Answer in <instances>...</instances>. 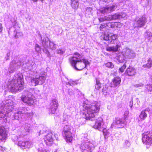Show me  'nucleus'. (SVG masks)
Segmentation results:
<instances>
[{
    "mask_svg": "<svg viewBox=\"0 0 152 152\" xmlns=\"http://www.w3.org/2000/svg\"><path fill=\"white\" fill-rule=\"evenodd\" d=\"M125 124L124 119H121L119 118H116L112 124L111 127L113 128V126L117 128H122Z\"/></svg>",
    "mask_w": 152,
    "mask_h": 152,
    "instance_id": "nucleus-17",
    "label": "nucleus"
},
{
    "mask_svg": "<svg viewBox=\"0 0 152 152\" xmlns=\"http://www.w3.org/2000/svg\"><path fill=\"white\" fill-rule=\"evenodd\" d=\"M71 6L72 8L74 9H77L78 7V1L72 2Z\"/></svg>",
    "mask_w": 152,
    "mask_h": 152,
    "instance_id": "nucleus-36",
    "label": "nucleus"
},
{
    "mask_svg": "<svg viewBox=\"0 0 152 152\" xmlns=\"http://www.w3.org/2000/svg\"><path fill=\"white\" fill-rule=\"evenodd\" d=\"M13 102L11 99L4 101L0 104V118H6L10 117L13 109Z\"/></svg>",
    "mask_w": 152,
    "mask_h": 152,
    "instance_id": "nucleus-4",
    "label": "nucleus"
},
{
    "mask_svg": "<svg viewBox=\"0 0 152 152\" xmlns=\"http://www.w3.org/2000/svg\"><path fill=\"white\" fill-rule=\"evenodd\" d=\"M96 84L95 85V88L96 89L99 90L101 88V86L102 84H101L100 82V80L99 78H96Z\"/></svg>",
    "mask_w": 152,
    "mask_h": 152,
    "instance_id": "nucleus-33",
    "label": "nucleus"
},
{
    "mask_svg": "<svg viewBox=\"0 0 152 152\" xmlns=\"http://www.w3.org/2000/svg\"><path fill=\"white\" fill-rule=\"evenodd\" d=\"M19 34V33L16 32V34L15 36V37L16 38H17L18 37V34Z\"/></svg>",
    "mask_w": 152,
    "mask_h": 152,
    "instance_id": "nucleus-57",
    "label": "nucleus"
},
{
    "mask_svg": "<svg viewBox=\"0 0 152 152\" xmlns=\"http://www.w3.org/2000/svg\"><path fill=\"white\" fill-rule=\"evenodd\" d=\"M53 152H58V151L57 149H56L55 150V151H54Z\"/></svg>",
    "mask_w": 152,
    "mask_h": 152,
    "instance_id": "nucleus-62",
    "label": "nucleus"
},
{
    "mask_svg": "<svg viewBox=\"0 0 152 152\" xmlns=\"http://www.w3.org/2000/svg\"><path fill=\"white\" fill-rule=\"evenodd\" d=\"M3 27L1 23H0V32H1L2 31Z\"/></svg>",
    "mask_w": 152,
    "mask_h": 152,
    "instance_id": "nucleus-55",
    "label": "nucleus"
},
{
    "mask_svg": "<svg viewBox=\"0 0 152 152\" xmlns=\"http://www.w3.org/2000/svg\"><path fill=\"white\" fill-rule=\"evenodd\" d=\"M7 137V134L3 127L0 126V140L6 139Z\"/></svg>",
    "mask_w": 152,
    "mask_h": 152,
    "instance_id": "nucleus-25",
    "label": "nucleus"
},
{
    "mask_svg": "<svg viewBox=\"0 0 152 152\" xmlns=\"http://www.w3.org/2000/svg\"><path fill=\"white\" fill-rule=\"evenodd\" d=\"M35 50L36 51L39 53L40 51L41 48L39 45L37 44H36L35 45Z\"/></svg>",
    "mask_w": 152,
    "mask_h": 152,
    "instance_id": "nucleus-46",
    "label": "nucleus"
},
{
    "mask_svg": "<svg viewBox=\"0 0 152 152\" xmlns=\"http://www.w3.org/2000/svg\"><path fill=\"white\" fill-rule=\"evenodd\" d=\"M39 152H49L50 150L48 148L43 146L42 145H40V147L38 148Z\"/></svg>",
    "mask_w": 152,
    "mask_h": 152,
    "instance_id": "nucleus-30",
    "label": "nucleus"
},
{
    "mask_svg": "<svg viewBox=\"0 0 152 152\" xmlns=\"http://www.w3.org/2000/svg\"><path fill=\"white\" fill-rule=\"evenodd\" d=\"M24 81L23 76L21 73H16L13 79L9 82L8 86V90L12 92L21 90L24 88Z\"/></svg>",
    "mask_w": 152,
    "mask_h": 152,
    "instance_id": "nucleus-2",
    "label": "nucleus"
},
{
    "mask_svg": "<svg viewBox=\"0 0 152 152\" xmlns=\"http://www.w3.org/2000/svg\"><path fill=\"white\" fill-rule=\"evenodd\" d=\"M57 53L61 54H63L64 53V52L61 49H59L57 50Z\"/></svg>",
    "mask_w": 152,
    "mask_h": 152,
    "instance_id": "nucleus-51",
    "label": "nucleus"
},
{
    "mask_svg": "<svg viewBox=\"0 0 152 152\" xmlns=\"http://www.w3.org/2000/svg\"><path fill=\"white\" fill-rule=\"evenodd\" d=\"M142 142L146 144L150 145L152 144V132H147L142 134Z\"/></svg>",
    "mask_w": 152,
    "mask_h": 152,
    "instance_id": "nucleus-15",
    "label": "nucleus"
},
{
    "mask_svg": "<svg viewBox=\"0 0 152 152\" xmlns=\"http://www.w3.org/2000/svg\"><path fill=\"white\" fill-rule=\"evenodd\" d=\"M58 101L56 99H53L50 102V105L49 113H55L58 106Z\"/></svg>",
    "mask_w": 152,
    "mask_h": 152,
    "instance_id": "nucleus-18",
    "label": "nucleus"
},
{
    "mask_svg": "<svg viewBox=\"0 0 152 152\" xmlns=\"http://www.w3.org/2000/svg\"><path fill=\"white\" fill-rule=\"evenodd\" d=\"M125 73L126 75L128 76H134L136 74V70L135 68L129 66L127 69Z\"/></svg>",
    "mask_w": 152,
    "mask_h": 152,
    "instance_id": "nucleus-23",
    "label": "nucleus"
},
{
    "mask_svg": "<svg viewBox=\"0 0 152 152\" xmlns=\"http://www.w3.org/2000/svg\"><path fill=\"white\" fill-rule=\"evenodd\" d=\"M53 134L50 132L44 138L45 143L47 145H50L52 144L53 142V139L52 137Z\"/></svg>",
    "mask_w": 152,
    "mask_h": 152,
    "instance_id": "nucleus-21",
    "label": "nucleus"
},
{
    "mask_svg": "<svg viewBox=\"0 0 152 152\" xmlns=\"http://www.w3.org/2000/svg\"><path fill=\"white\" fill-rule=\"evenodd\" d=\"M145 37L149 41H152V33L149 31H146L145 33Z\"/></svg>",
    "mask_w": 152,
    "mask_h": 152,
    "instance_id": "nucleus-32",
    "label": "nucleus"
},
{
    "mask_svg": "<svg viewBox=\"0 0 152 152\" xmlns=\"http://www.w3.org/2000/svg\"><path fill=\"white\" fill-rule=\"evenodd\" d=\"M120 47L119 45H117L111 47H107L106 48V50L109 52H116L118 51V48Z\"/></svg>",
    "mask_w": 152,
    "mask_h": 152,
    "instance_id": "nucleus-26",
    "label": "nucleus"
},
{
    "mask_svg": "<svg viewBox=\"0 0 152 152\" xmlns=\"http://www.w3.org/2000/svg\"><path fill=\"white\" fill-rule=\"evenodd\" d=\"M46 77L45 72L40 73L39 76L36 75L35 78L31 79V82L32 85L35 86L38 85H41L45 83Z\"/></svg>",
    "mask_w": 152,
    "mask_h": 152,
    "instance_id": "nucleus-7",
    "label": "nucleus"
},
{
    "mask_svg": "<svg viewBox=\"0 0 152 152\" xmlns=\"http://www.w3.org/2000/svg\"><path fill=\"white\" fill-rule=\"evenodd\" d=\"M107 18V17H105L104 18H100L99 19L100 22H102L105 20H107L106 18Z\"/></svg>",
    "mask_w": 152,
    "mask_h": 152,
    "instance_id": "nucleus-50",
    "label": "nucleus"
},
{
    "mask_svg": "<svg viewBox=\"0 0 152 152\" xmlns=\"http://www.w3.org/2000/svg\"><path fill=\"white\" fill-rule=\"evenodd\" d=\"M140 101L137 98H136L134 100V106L135 108H138L139 106V104Z\"/></svg>",
    "mask_w": 152,
    "mask_h": 152,
    "instance_id": "nucleus-35",
    "label": "nucleus"
},
{
    "mask_svg": "<svg viewBox=\"0 0 152 152\" xmlns=\"http://www.w3.org/2000/svg\"><path fill=\"white\" fill-rule=\"evenodd\" d=\"M33 113L32 112L28 113L27 108L20 107L19 110L14 113L12 120L17 119L23 120L24 119L29 121L32 117Z\"/></svg>",
    "mask_w": 152,
    "mask_h": 152,
    "instance_id": "nucleus-5",
    "label": "nucleus"
},
{
    "mask_svg": "<svg viewBox=\"0 0 152 152\" xmlns=\"http://www.w3.org/2000/svg\"><path fill=\"white\" fill-rule=\"evenodd\" d=\"M34 2H36L38 0H32Z\"/></svg>",
    "mask_w": 152,
    "mask_h": 152,
    "instance_id": "nucleus-63",
    "label": "nucleus"
},
{
    "mask_svg": "<svg viewBox=\"0 0 152 152\" xmlns=\"http://www.w3.org/2000/svg\"><path fill=\"white\" fill-rule=\"evenodd\" d=\"M100 109L99 104L96 102L90 105L87 104L84 105L80 113L82 117L77 120L79 123L78 125L80 126L84 124L86 120L91 121L95 120V116L97 115Z\"/></svg>",
    "mask_w": 152,
    "mask_h": 152,
    "instance_id": "nucleus-1",
    "label": "nucleus"
},
{
    "mask_svg": "<svg viewBox=\"0 0 152 152\" xmlns=\"http://www.w3.org/2000/svg\"><path fill=\"white\" fill-rule=\"evenodd\" d=\"M41 37V43L44 48H50L52 50H55L56 48L57 45L54 42L50 41L48 38L42 39V37Z\"/></svg>",
    "mask_w": 152,
    "mask_h": 152,
    "instance_id": "nucleus-10",
    "label": "nucleus"
},
{
    "mask_svg": "<svg viewBox=\"0 0 152 152\" xmlns=\"http://www.w3.org/2000/svg\"><path fill=\"white\" fill-rule=\"evenodd\" d=\"M104 123L102 119L101 118H98L96 122L94 127L95 129H98L100 131H102L104 136L109 134L107 130L104 127Z\"/></svg>",
    "mask_w": 152,
    "mask_h": 152,
    "instance_id": "nucleus-9",
    "label": "nucleus"
},
{
    "mask_svg": "<svg viewBox=\"0 0 152 152\" xmlns=\"http://www.w3.org/2000/svg\"><path fill=\"white\" fill-rule=\"evenodd\" d=\"M117 36L113 34L110 33L108 34H104L101 36V39L105 41L107 43L113 44L114 43V41L117 38Z\"/></svg>",
    "mask_w": 152,
    "mask_h": 152,
    "instance_id": "nucleus-12",
    "label": "nucleus"
},
{
    "mask_svg": "<svg viewBox=\"0 0 152 152\" xmlns=\"http://www.w3.org/2000/svg\"><path fill=\"white\" fill-rule=\"evenodd\" d=\"M133 101L132 100L130 101L129 106L130 107L132 108L133 106Z\"/></svg>",
    "mask_w": 152,
    "mask_h": 152,
    "instance_id": "nucleus-54",
    "label": "nucleus"
},
{
    "mask_svg": "<svg viewBox=\"0 0 152 152\" xmlns=\"http://www.w3.org/2000/svg\"><path fill=\"white\" fill-rule=\"evenodd\" d=\"M77 84V83L76 81H73L72 80H70L68 83H67V85L69 84V85L73 86L75 85H76Z\"/></svg>",
    "mask_w": 152,
    "mask_h": 152,
    "instance_id": "nucleus-40",
    "label": "nucleus"
},
{
    "mask_svg": "<svg viewBox=\"0 0 152 152\" xmlns=\"http://www.w3.org/2000/svg\"><path fill=\"white\" fill-rule=\"evenodd\" d=\"M144 68H150L152 67V61L151 58H149L148 60L147 63L143 66Z\"/></svg>",
    "mask_w": 152,
    "mask_h": 152,
    "instance_id": "nucleus-34",
    "label": "nucleus"
},
{
    "mask_svg": "<svg viewBox=\"0 0 152 152\" xmlns=\"http://www.w3.org/2000/svg\"><path fill=\"white\" fill-rule=\"evenodd\" d=\"M123 53H124L126 58H133L135 57L136 56L135 53L133 50L127 48L123 49Z\"/></svg>",
    "mask_w": 152,
    "mask_h": 152,
    "instance_id": "nucleus-16",
    "label": "nucleus"
},
{
    "mask_svg": "<svg viewBox=\"0 0 152 152\" xmlns=\"http://www.w3.org/2000/svg\"><path fill=\"white\" fill-rule=\"evenodd\" d=\"M105 66L106 67L111 68H113L114 67L113 64L112 62H109L105 64Z\"/></svg>",
    "mask_w": 152,
    "mask_h": 152,
    "instance_id": "nucleus-42",
    "label": "nucleus"
},
{
    "mask_svg": "<svg viewBox=\"0 0 152 152\" xmlns=\"http://www.w3.org/2000/svg\"><path fill=\"white\" fill-rule=\"evenodd\" d=\"M11 21L12 23H15L16 22L14 18H12L11 20Z\"/></svg>",
    "mask_w": 152,
    "mask_h": 152,
    "instance_id": "nucleus-56",
    "label": "nucleus"
},
{
    "mask_svg": "<svg viewBox=\"0 0 152 152\" xmlns=\"http://www.w3.org/2000/svg\"><path fill=\"white\" fill-rule=\"evenodd\" d=\"M88 1L91 2H94L95 0H88Z\"/></svg>",
    "mask_w": 152,
    "mask_h": 152,
    "instance_id": "nucleus-61",
    "label": "nucleus"
},
{
    "mask_svg": "<svg viewBox=\"0 0 152 152\" xmlns=\"http://www.w3.org/2000/svg\"><path fill=\"white\" fill-rule=\"evenodd\" d=\"M54 136L55 138L57 139L58 138V135L54 133Z\"/></svg>",
    "mask_w": 152,
    "mask_h": 152,
    "instance_id": "nucleus-58",
    "label": "nucleus"
},
{
    "mask_svg": "<svg viewBox=\"0 0 152 152\" xmlns=\"http://www.w3.org/2000/svg\"><path fill=\"white\" fill-rule=\"evenodd\" d=\"M106 26L105 24H101L100 27V29L101 30H103V29L104 27H106Z\"/></svg>",
    "mask_w": 152,
    "mask_h": 152,
    "instance_id": "nucleus-52",
    "label": "nucleus"
},
{
    "mask_svg": "<svg viewBox=\"0 0 152 152\" xmlns=\"http://www.w3.org/2000/svg\"><path fill=\"white\" fill-rule=\"evenodd\" d=\"M18 138L17 136L15 135L13 136L12 138V139L14 142H15L16 141L18 140Z\"/></svg>",
    "mask_w": 152,
    "mask_h": 152,
    "instance_id": "nucleus-49",
    "label": "nucleus"
},
{
    "mask_svg": "<svg viewBox=\"0 0 152 152\" xmlns=\"http://www.w3.org/2000/svg\"><path fill=\"white\" fill-rule=\"evenodd\" d=\"M126 14L124 12L115 13L113 15L108 16L107 17L106 19L107 21H110L121 19H125L126 18Z\"/></svg>",
    "mask_w": 152,
    "mask_h": 152,
    "instance_id": "nucleus-14",
    "label": "nucleus"
},
{
    "mask_svg": "<svg viewBox=\"0 0 152 152\" xmlns=\"http://www.w3.org/2000/svg\"><path fill=\"white\" fill-rule=\"evenodd\" d=\"M70 128H69V129L67 128V142H70L72 140V135L71 132L69 131Z\"/></svg>",
    "mask_w": 152,
    "mask_h": 152,
    "instance_id": "nucleus-31",
    "label": "nucleus"
},
{
    "mask_svg": "<svg viewBox=\"0 0 152 152\" xmlns=\"http://www.w3.org/2000/svg\"><path fill=\"white\" fill-rule=\"evenodd\" d=\"M116 7L115 5H113L102 9L101 10V12L102 14L108 13L115 10Z\"/></svg>",
    "mask_w": 152,
    "mask_h": 152,
    "instance_id": "nucleus-22",
    "label": "nucleus"
},
{
    "mask_svg": "<svg viewBox=\"0 0 152 152\" xmlns=\"http://www.w3.org/2000/svg\"><path fill=\"white\" fill-rule=\"evenodd\" d=\"M3 149L2 147L0 146V152H1L3 151Z\"/></svg>",
    "mask_w": 152,
    "mask_h": 152,
    "instance_id": "nucleus-59",
    "label": "nucleus"
},
{
    "mask_svg": "<svg viewBox=\"0 0 152 152\" xmlns=\"http://www.w3.org/2000/svg\"><path fill=\"white\" fill-rule=\"evenodd\" d=\"M144 86L143 84L141 83H140L138 84H134L133 86L134 87L138 88H141L143 87Z\"/></svg>",
    "mask_w": 152,
    "mask_h": 152,
    "instance_id": "nucleus-38",
    "label": "nucleus"
},
{
    "mask_svg": "<svg viewBox=\"0 0 152 152\" xmlns=\"http://www.w3.org/2000/svg\"><path fill=\"white\" fill-rule=\"evenodd\" d=\"M116 58L118 61L120 63L124 62L125 58H126V57L125 56L124 53L122 52V53L119 54L117 56H116Z\"/></svg>",
    "mask_w": 152,
    "mask_h": 152,
    "instance_id": "nucleus-27",
    "label": "nucleus"
},
{
    "mask_svg": "<svg viewBox=\"0 0 152 152\" xmlns=\"http://www.w3.org/2000/svg\"><path fill=\"white\" fill-rule=\"evenodd\" d=\"M45 49L43 50V52L47 55L48 57H50V54L49 51L46 49L47 48H44Z\"/></svg>",
    "mask_w": 152,
    "mask_h": 152,
    "instance_id": "nucleus-45",
    "label": "nucleus"
},
{
    "mask_svg": "<svg viewBox=\"0 0 152 152\" xmlns=\"http://www.w3.org/2000/svg\"><path fill=\"white\" fill-rule=\"evenodd\" d=\"M21 65V63L18 60H13L10 63L8 71L6 70L5 74L7 75H10L18 69Z\"/></svg>",
    "mask_w": 152,
    "mask_h": 152,
    "instance_id": "nucleus-8",
    "label": "nucleus"
},
{
    "mask_svg": "<svg viewBox=\"0 0 152 152\" xmlns=\"http://www.w3.org/2000/svg\"><path fill=\"white\" fill-rule=\"evenodd\" d=\"M111 23H111L109 22V23H106L105 24L106 26H107V27H109V28H111Z\"/></svg>",
    "mask_w": 152,
    "mask_h": 152,
    "instance_id": "nucleus-53",
    "label": "nucleus"
},
{
    "mask_svg": "<svg viewBox=\"0 0 152 152\" xmlns=\"http://www.w3.org/2000/svg\"><path fill=\"white\" fill-rule=\"evenodd\" d=\"M10 51H9L6 54V56L4 58L7 61L10 59Z\"/></svg>",
    "mask_w": 152,
    "mask_h": 152,
    "instance_id": "nucleus-47",
    "label": "nucleus"
},
{
    "mask_svg": "<svg viewBox=\"0 0 152 152\" xmlns=\"http://www.w3.org/2000/svg\"><path fill=\"white\" fill-rule=\"evenodd\" d=\"M69 60L71 65L77 71L81 70L90 64L87 60L83 59L82 56L77 53H75L74 56L70 58Z\"/></svg>",
    "mask_w": 152,
    "mask_h": 152,
    "instance_id": "nucleus-3",
    "label": "nucleus"
},
{
    "mask_svg": "<svg viewBox=\"0 0 152 152\" xmlns=\"http://www.w3.org/2000/svg\"><path fill=\"white\" fill-rule=\"evenodd\" d=\"M23 66H24V67L26 69H28L29 71H33L34 72L33 73H30V74H31L32 75H35L36 74H37V72H36L35 73H34V72L33 70L34 68L36 67V64L34 63H32L30 64L29 62L25 64H23Z\"/></svg>",
    "mask_w": 152,
    "mask_h": 152,
    "instance_id": "nucleus-20",
    "label": "nucleus"
},
{
    "mask_svg": "<svg viewBox=\"0 0 152 152\" xmlns=\"http://www.w3.org/2000/svg\"><path fill=\"white\" fill-rule=\"evenodd\" d=\"M94 148V145L88 142H83L80 147V148L83 152H91Z\"/></svg>",
    "mask_w": 152,
    "mask_h": 152,
    "instance_id": "nucleus-11",
    "label": "nucleus"
},
{
    "mask_svg": "<svg viewBox=\"0 0 152 152\" xmlns=\"http://www.w3.org/2000/svg\"><path fill=\"white\" fill-rule=\"evenodd\" d=\"M91 11L92 9L90 7L88 8L86 10V14H89L91 13Z\"/></svg>",
    "mask_w": 152,
    "mask_h": 152,
    "instance_id": "nucleus-48",
    "label": "nucleus"
},
{
    "mask_svg": "<svg viewBox=\"0 0 152 152\" xmlns=\"http://www.w3.org/2000/svg\"><path fill=\"white\" fill-rule=\"evenodd\" d=\"M108 90L106 87H104L102 89V92L104 95H106L108 93Z\"/></svg>",
    "mask_w": 152,
    "mask_h": 152,
    "instance_id": "nucleus-41",
    "label": "nucleus"
},
{
    "mask_svg": "<svg viewBox=\"0 0 152 152\" xmlns=\"http://www.w3.org/2000/svg\"><path fill=\"white\" fill-rule=\"evenodd\" d=\"M146 22V19L144 15L137 17L134 22V26L137 27H142L145 26Z\"/></svg>",
    "mask_w": 152,
    "mask_h": 152,
    "instance_id": "nucleus-13",
    "label": "nucleus"
},
{
    "mask_svg": "<svg viewBox=\"0 0 152 152\" xmlns=\"http://www.w3.org/2000/svg\"><path fill=\"white\" fill-rule=\"evenodd\" d=\"M18 145L23 149H25L31 147L33 145V143L29 141L23 142L22 141H19Z\"/></svg>",
    "mask_w": 152,
    "mask_h": 152,
    "instance_id": "nucleus-19",
    "label": "nucleus"
},
{
    "mask_svg": "<svg viewBox=\"0 0 152 152\" xmlns=\"http://www.w3.org/2000/svg\"><path fill=\"white\" fill-rule=\"evenodd\" d=\"M120 23H111V28H115V27L120 28Z\"/></svg>",
    "mask_w": 152,
    "mask_h": 152,
    "instance_id": "nucleus-37",
    "label": "nucleus"
},
{
    "mask_svg": "<svg viewBox=\"0 0 152 152\" xmlns=\"http://www.w3.org/2000/svg\"><path fill=\"white\" fill-rule=\"evenodd\" d=\"M103 1L105 2H109L110 0H102Z\"/></svg>",
    "mask_w": 152,
    "mask_h": 152,
    "instance_id": "nucleus-60",
    "label": "nucleus"
},
{
    "mask_svg": "<svg viewBox=\"0 0 152 152\" xmlns=\"http://www.w3.org/2000/svg\"><path fill=\"white\" fill-rule=\"evenodd\" d=\"M24 129L26 131L28 132H32V127L30 124L26 123L24 126Z\"/></svg>",
    "mask_w": 152,
    "mask_h": 152,
    "instance_id": "nucleus-29",
    "label": "nucleus"
},
{
    "mask_svg": "<svg viewBox=\"0 0 152 152\" xmlns=\"http://www.w3.org/2000/svg\"><path fill=\"white\" fill-rule=\"evenodd\" d=\"M150 111L149 108H147L145 110H142L141 112L139 117L140 119L143 120H144L147 116L148 113Z\"/></svg>",
    "mask_w": 152,
    "mask_h": 152,
    "instance_id": "nucleus-24",
    "label": "nucleus"
},
{
    "mask_svg": "<svg viewBox=\"0 0 152 152\" xmlns=\"http://www.w3.org/2000/svg\"><path fill=\"white\" fill-rule=\"evenodd\" d=\"M121 82V78L118 77H115L112 80L113 84L115 86H118Z\"/></svg>",
    "mask_w": 152,
    "mask_h": 152,
    "instance_id": "nucleus-28",
    "label": "nucleus"
},
{
    "mask_svg": "<svg viewBox=\"0 0 152 152\" xmlns=\"http://www.w3.org/2000/svg\"><path fill=\"white\" fill-rule=\"evenodd\" d=\"M150 79L151 80L152 82V75L150 77Z\"/></svg>",
    "mask_w": 152,
    "mask_h": 152,
    "instance_id": "nucleus-64",
    "label": "nucleus"
},
{
    "mask_svg": "<svg viewBox=\"0 0 152 152\" xmlns=\"http://www.w3.org/2000/svg\"><path fill=\"white\" fill-rule=\"evenodd\" d=\"M126 63H125L121 67L119 68V71L121 73L123 72L125 69L126 68Z\"/></svg>",
    "mask_w": 152,
    "mask_h": 152,
    "instance_id": "nucleus-43",
    "label": "nucleus"
},
{
    "mask_svg": "<svg viewBox=\"0 0 152 152\" xmlns=\"http://www.w3.org/2000/svg\"><path fill=\"white\" fill-rule=\"evenodd\" d=\"M145 88L148 91H150V92L152 91V84H147L146 85Z\"/></svg>",
    "mask_w": 152,
    "mask_h": 152,
    "instance_id": "nucleus-44",
    "label": "nucleus"
},
{
    "mask_svg": "<svg viewBox=\"0 0 152 152\" xmlns=\"http://www.w3.org/2000/svg\"><path fill=\"white\" fill-rule=\"evenodd\" d=\"M33 92V89L31 88L24 91L21 97L22 101L29 105H32L34 100V96L32 95Z\"/></svg>",
    "mask_w": 152,
    "mask_h": 152,
    "instance_id": "nucleus-6",
    "label": "nucleus"
},
{
    "mask_svg": "<svg viewBox=\"0 0 152 152\" xmlns=\"http://www.w3.org/2000/svg\"><path fill=\"white\" fill-rule=\"evenodd\" d=\"M65 128V127H64L63 131L62 132V134L65 141L66 142V130Z\"/></svg>",
    "mask_w": 152,
    "mask_h": 152,
    "instance_id": "nucleus-39",
    "label": "nucleus"
}]
</instances>
